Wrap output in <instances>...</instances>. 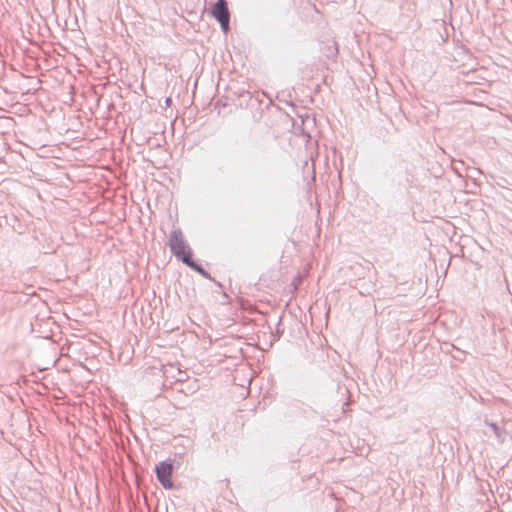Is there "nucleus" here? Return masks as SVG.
I'll list each match as a JSON object with an SVG mask.
<instances>
[{
  "label": "nucleus",
  "mask_w": 512,
  "mask_h": 512,
  "mask_svg": "<svg viewBox=\"0 0 512 512\" xmlns=\"http://www.w3.org/2000/svg\"><path fill=\"white\" fill-rule=\"evenodd\" d=\"M484 423L490 428L497 441L499 443H504L507 436V431L496 422L489 421L488 419H485Z\"/></svg>",
  "instance_id": "5"
},
{
  "label": "nucleus",
  "mask_w": 512,
  "mask_h": 512,
  "mask_svg": "<svg viewBox=\"0 0 512 512\" xmlns=\"http://www.w3.org/2000/svg\"><path fill=\"white\" fill-rule=\"evenodd\" d=\"M186 266L191 268L193 271L199 273L204 278L213 281L218 287L222 288V284L220 282H217L209 272H207L199 263H197L193 259H191Z\"/></svg>",
  "instance_id": "6"
},
{
  "label": "nucleus",
  "mask_w": 512,
  "mask_h": 512,
  "mask_svg": "<svg viewBox=\"0 0 512 512\" xmlns=\"http://www.w3.org/2000/svg\"><path fill=\"white\" fill-rule=\"evenodd\" d=\"M220 26H221L223 32L227 33V31L229 30V22H226L225 25L220 24Z\"/></svg>",
  "instance_id": "7"
},
{
  "label": "nucleus",
  "mask_w": 512,
  "mask_h": 512,
  "mask_svg": "<svg viewBox=\"0 0 512 512\" xmlns=\"http://www.w3.org/2000/svg\"><path fill=\"white\" fill-rule=\"evenodd\" d=\"M211 14L219 24L225 25L226 22H230V12L226 0H217L212 7Z\"/></svg>",
  "instance_id": "4"
},
{
  "label": "nucleus",
  "mask_w": 512,
  "mask_h": 512,
  "mask_svg": "<svg viewBox=\"0 0 512 512\" xmlns=\"http://www.w3.org/2000/svg\"><path fill=\"white\" fill-rule=\"evenodd\" d=\"M349 394V390L345 385H341L340 383H332L331 385V391L327 395V400L329 404H332L334 406L340 405L341 407H344L347 405V397ZM344 411V408H342Z\"/></svg>",
  "instance_id": "3"
},
{
  "label": "nucleus",
  "mask_w": 512,
  "mask_h": 512,
  "mask_svg": "<svg viewBox=\"0 0 512 512\" xmlns=\"http://www.w3.org/2000/svg\"><path fill=\"white\" fill-rule=\"evenodd\" d=\"M155 474L159 483L165 489H172L174 483L172 481L173 464L169 461H161L155 466Z\"/></svg>",
  "instance_id": "2"
},
{
  "label": "nucleus",
  "mask_w": 512,
  "mask_h": 512,
  "mask_svg": "<svg viewBox=\"0 0 512 512\" xmlns=\"http://www.w3.org/2000/svg\"><path fill=\"white\" fill-rule=\"evenodd\" d=\"M165 102H166V105L169 106L171 103V98H167Z\"/></svg>",
  "instance_id": "8"
},
{
  "label": "nucleus",
  "mask_w": 512,
  "mask_h": 512,
  "mask_svg": "<svg viewBox=\"0 0 512 512\" xmlns=\"http://www.w3.org/2000/svg\"><path fill=\"white\" fill-rule=\"evenodd\" d=\"M168 246L171 253L185 265L193 259V251L185 240L181 229H175L170 233Z\"/></svg>",
  "instance_id": "1"
}]
</instances>
